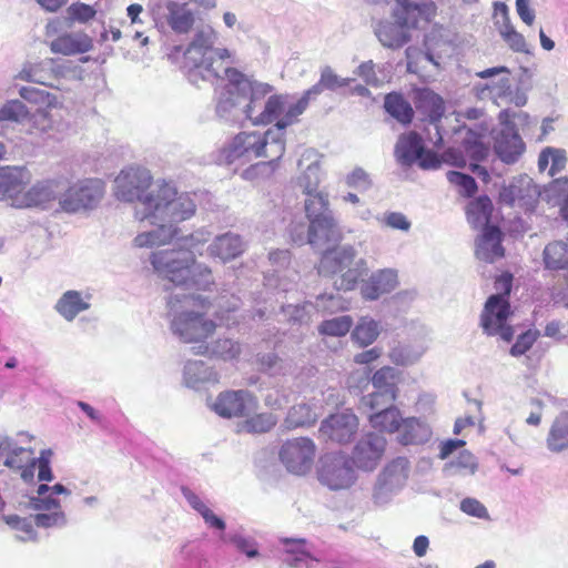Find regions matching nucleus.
Returning a JSON list of instances; mask_svg holds the SVG:
<instances>
[{
	"label": "nucleus",
	"mask_w": 568,
	"mask_h": 568,
	"mask_svg": "<svg viewBox=\"0 0 568 568\" xmlns=\"http://www.w3.org/2000/svg\"><path fill=\"white\" fill-rule=\"evenodd\" d=\"M537 339V333L532 332L530 329L526 331L525 333L520 334L515 344L510 348V354L513 356H520L525 354L527 351L531 348L534 343Z\"/></svg>",
	"instance_id": "603ef678"
},
{
	"label": "nucleus",
	"mask_w": 568,
	"mask_h": 568,
	"mask_svg": "<svg viewBox=\"0 0 568 568\" xmlns=\"http://www.w3.org/2000/svg\"><path fill=\"white\" fill-rule=\"evenodd\" d=\"M549 152H550V161H551L549 174L554 176L556 173H558L565 169L566 163H567V158H566L565 151H562V150L549 148Z\"/></svg>",
	"instance_id": "4d7b16f0"
},
{
	"label": "nucleus",
	"mask_w": 568,
	"mask_h": 568,
	"mask_svg": "<svg viewBox=\"0 0 568 568\" xmlns=\"http://www.w3.org/2000/svg\"><path fill=\"white\" fill-rule=\"evenodd\" d=\"M501 242L503 233L499 227L486 225L476 241V257L486 263H494L503 258L505 256V248Z\"/></svg>",
	"instance_id": "6ab92c4d"
},
{
	"label": "nucleus",
	"mask_w": 568,
	"mask_h": 568,
	"mask_svg": "<svg viewBox=\"0 0 568 568\" xmlns=\"http://www.w3.org/2000/svg\"><path fill=\"white\" fill-rule=\"evenodd\" d=\"M285 548L284 561L292 568H302L306 566L311 559L310 552L306 550V541L304 539H284Z\"/></svg>",
	"instance_id": "2f4dec72"
},
{
	"label": "nucleus",
	"mask_w": 568,
	"mask_h": 568,
	"mask_svg": "<svg viewBox=\"0 0 568 568\" xmlns=\"http://www.w3.org/2000/svg\"><path fill=\"white\" fill-rule=\"evenodd\" d=\"M378 334V325L375 321L362 318L354 328L352 337L359 346H367L377 338Z\"/></svg>",
	"instance_id": "e433bc0d"
},
{
	"label": "nucleus",
	"mask_w": 568,
	"mask_h": 568,
	"mask_svg": "<svg viewBox=\"0 0 568 568\" xmlns=\"http://www.w3.org/2000/svg\"><path fill=\"white\" fill-rule=\"evenodd\" d=\"M317 415L307 404L294 405L287 413L284 420L286 428L294 429L298 427L311 426L315 424Z\"/></svg>",
	"instance_id": "473e14b6"
},
{
	"label": "nucleus",
	"mask_w": 568,
	"mask_h": 568,
	"mask_svg": "<svg viewBox=\"0 0 568 568\" xmlns=\"http://www.w3.org/2000/svg\"><path fill=\"white\" fill-rule=\"evenodd\" d=\"M513 314L510 303L501 295H490L480 315V325L489 336H498L509 343L514 337V328L507 323Z\"/></svg>",
	"instance_id": "1a4fd4ad"
},
{
	"label": "nucleus",
	"mask_w": 568,
	"mask_h": 568,
	"mask_svg": "<svg viewBox=\"0 0 568 568\" xmlns=\"http://www.w3.org/2000/svg\"><path fill=\"white\" fill-rule=\"evenodd\" d=\"M547 447L552 453L568 449V413L559 414L552 422L547 439Z\"/></svg>",
	"instance_id": "a878e982"
},
{
	"label": "nucleus",
	"mask_w": 568,
	"mask_h": 568,
	"mask_svg": "<svg viewBox=\"0 0 568 568\" xmlns=\"http://www.w3.org/2000/svg\"><path fill=\"white\" fill-rule=\"evenodd\" d=\"M384 222L388 227L407 232L410 229V222L400 212H388L384 215Z\"/></svg>",
	"instance_id": "5fc2aeb1"
},
{
	"label": "nucleus",
	"mask_w": 568,
	"mask_h": 568,
	"mask_svg": "<svg viewBox=\"0 0 568 568\" xmlns=\"http://www.w3.org/2000/svg\"><path fill=\"white\" fill-rule=\"evenodd\" d=\"M516 10L520 19L527 23L531 24L535 19L534 10L529 7V0H516Z\"/></svg>",
	"instance_id": "680f3d73"
},
{
	"label": "nucleus",
	"mask_w": 568,
	"mask_h": 568,
	"mask_svg": "<svg viewBox=\"0 0 568 568\" xmlns=\"http://www.w3.org/2000/svg\"><path fill=\"white\" fill-rule=\"evenodd\" d=\"M305 212L310 220L308 242L317 244L321 239L329 241L337 234V225L333 216L325 214L328 206L326 194L307 191Z\"/></svg>",
	"instance_id": "6e6552de"
},
{
	"label": "nucleus",
	"mask_w": 568,
	"mask_h": 568,
	"mask_svg": "<svg viewBox=\"0 0 568 568\" xmlns=\"http://www.w3.org/2000/svg\"><path fill=\"white\" fill-rule=\"evenodd\" d=\"M31 182V173L24 166L0 168V201L12 200L21 204L24 191Z\"/></svg>",
	"instance_id": "dca6fc26"
},
{
	"label": "nucleus",
	"mask_w": 568,
	"mask_h": 568,
	"mask_svg": "<svg viewBox=\"0 0 568 568\" xmlns=\"http://www.w3.org/2000/svg\"><path fill=\"white\" fill-rule=\"evenodd\" d=\"M372 383L377 390H394V395L397 396L396 374L392 367L385 366L376 371Z\"/></svg>",
	"instance_id": "c03bdc74"
},
{
	"label": "nucleus",
	"mask_w": 568,
	"mask_h": 568,
	"mask_svg": "<svg viewBox=\"0 0 568 568\" xmlns=\"http://www.w3.org/2000/svg\"><path fill=\"white\" fill-rule=\"evenodd\" d=\"M367 419L372 428L378 433L394 434L400 429L403 416L400 410L393 404L381 412L368 414Z\"/></svg>",
	"instance_id": "393cba45"
},
{
	"label": "nucleus",
	"mask_w": 568,
	"mask_h": 568,
	"mask_svg": "<svg viewBox=\"0 0 568 568\" xmlns=\"http://www.w3.org/2000/svg\"><path fill=\"white\" fill-rule=\"evenodd\" d=\"M264 133L260 132H241L239 133L230 148L229 156L232 158H261L260 150L265 146L263 141Z\"/></svg>",
	"instance_id": "5701e85b"
},
{
	"label": "nucleus",
	"mask_w": 568,
	"mask_h": 568,
	"mask_svg": "<svg viewBox=\"0 0 568 568\" xmlns=\"http://www.w3.org/2000/svg\"><path fill=\"white\" fill-rule=\"evenodd\" d=\"M0 456L3 459L4 466L20 473L24 481H31L34 477L37 458L33 450L23 447L11 445L1 446Z\"/></svg>",
	"instance_id": "a211bd4d"
},
{
	"label": "nucleus",
	"mask_w": 568,
	"mask_h": 568,
	"mask_svg": "<svg viewBox=\"0 0 568 568\" xmlns=\"http://www.w3.org/2000/svg\"><path fill=\"white\" fill-rule=\"evenodd\" d=\"M357 75L361 77L367 84H378V79L375 73V65L372 61L363 62L357 68Z\"/></svg>",
	"instance_id": "13d9d810"
},
{
	"label": "nucleus",
	"mask_w": 568,
	"mask_h": 568,
	"mask_svg": "<svg viewBox=\"0 0 568 568\" xmlns=\"http://www.w3.org/2000/svg\"><path fill=\"white\" fill-rule=\"evenodd\" d=\"M0 120L16 122L28 121L34 123V119L29 114L26 105L19 100H11L1 108ZM33 128H36V124H33Z\"/></svg>",
	"instance_id": "c9c22d12"
},
{
	"label": "nucleus",
	"mask_w": 568,
	"mask_h": 568,
	"mask_svg": "<svg viewBox=\"0 0 568 568\" xmlns=\"http://www.w3.org/2000/svg\"><path fill=\"white\" fill-rule=\"evenodd\" d=\"M256 405L255 397L246 390H225L216 397L213 409L221 417H243Z\"/></svg>",
	"instance_id": "2eb2a0df"
},
{
	"label": "nucleus",
	"mask_w": 568,
	"mask_h": 568,
	"mask_svg": "<svg viewBox=\"0 0 568 568\" xmlns=\"http://www.w3.org/2000/svg\"><path fill=\"white\" fill-rule=\"evenodd\" d=\"M417 109L420 110L432 123L438 122L444 112V100L433 92H424L419 97Z\"/></svg>",
	"instance_id": "72a5a7b5"
},
{
	"label": "nucleus",
	"mask_w": 568,
	"mask_h": 568,
	"mask_svg": "<svg viewBox=\"0 0 568 568\" xmlns=\"http://www.w3.org/2000/svg\"><path fill=\"white\" fill-rule=\"evenodd\" d=\"M245 251V243L240 235L225 233L219 235L209 245L207 252L212 258H217L223 263L235 260Z\"/></svg>",
	"instance_id": "412c9836"
},
{
	"label": "nucleus",
	"mask_w": 568,
	"mask_h": 568,
	"mask_svg": "<svg viewBox=\"0 0 568 568\" xmlns=\"http://www.w3.org/2000/svg\"><path fill=\"white\" fill-rule=\"evenodd\" d=\"M263 141L265 146L260 150L261 158H265L270 163L280 160L285 153V141L282 138H274L271 131L264 133Z\"/></svg>",
	"instance_id": "a19ab883"
},
{
	"label": "nucleus",
	"mask_w": 568,
	"mask_h": 568,
	"mask_svg": "<svg viewBox=\"0 0 568 568\" xmlns=\"http://www.w3.org/2000/svg\"><path fill=\"white\" fill-rule=\"evenodd\" d=\"M166 9L168 21L173 31L187 33L194 23V16L187 6L170 1L166 4Z\"/></svg>",
	"instance_id": "bb28decb"
},
{
	"label": "nucleus",
	"mask_w": 568,
	"mask_h": 568,
	"mask_svg": "<svg viewBox=\"0 0 568 568\" xmlns=\"http://www.w3.org/2000/svg\"><path fill=\"white\" fill-rule=\"evenodd\" d=\"M194 248L191 236L179 247L153 252L151 264L161 277L175 285L205 291L214 283L212 271L205 264L196 262Z\"/></svg>",
	"instance_id": "7ed1b4c3"
},
{
	"label": "nucleus",
	"mask_w": 568,
	"mask_h": 568,
	"mask_svg": "<svg viewBox=\"0 0 568 568\" xmlns=\"http://www.w3.org/2000/svg\"><path fill=\"white\" fill-rule=\"evenodd\" d=\"M384 108L387 113L403 124H408L413 121L414 110L400 93H388L385 97Z\"/></svg>",
	"instance_id": "c85d7f7f"
},
{
	"label": "nucleus",
	"mask_w": 568,
	"mask_h": 568,
	"mask_svg": "<svg viewBox=\"0 0 568 568\" xmlns=\"http://www.w3.org/2000/svg\"><path fill=\"white\" fill-rule=\"evenodd\" d=\"M232 57L225 48H214L210 43V38H195L184 52V65L187 68V75L191 82L197 83L202 80H217L220 72L225 73V84L220 97L219 108L226 111L231 106L245 104V114L256 123L276 122L280 130L292 125L297 121L301 114H296L292 120L291 110L297 104V101L290 103L287 97L281 94L271 95L265 102L262 112L256 113V99L253 98L252 83L239 70L226 67V61Z\"/></svg>",
	"instance_id": "f03ea898"
},
{
	"label": "nucleus",
	"mask_w": 568,
	"mask_h": 568,
	"mask_svg": "<svg viewBox=\"0 0 568 568\" xmlns=\"http://www.w3.org/2000/svg\"><path fill=\"white\" fill-rule=\"evenodd\" d=\"M442 159L445 163H448L457 168H464L466 165V159L463 152L458 149L450 148L446 150L443 153Z\"/></svg>",
	"instance_id": "052dcab7"
},
{
	"label": "nucleus",
	"mask_w": 568,
	"mask_h": 568,
	"mask_svg": "<svg viewBox=\"0 0 568 568\" xmlns=\"http://www.w3.org/2000/svg\"><path fill=\"white\" fill-rule=\"evenodd\" d=\"M345 183L348 187L358 192L367 191L373 184L369 174L362 168H355L349 174H347Z\"/></svg>",
	"instance_id": "49530a36"
},
{
	"label": "nucleus",
	"mask_w": 568,
	"mask_h": 568,
	"mask_svg": "<svg viewBox=\"0 0 568 568\" xmlns=\"http://www.w3.org/2000/svg\"><path fill=\"white\" fill-rule=\"evenodd\" d=\"M241 353L240 344L232 339H217L212 349V354L223 358L233 359L236 358Z\"/></svg>",
	"instance_id": "de8ad7c7"
},
{
	"label": "nucleus",
	"mask_w": 568,
	"mask_h": 568,
	"mask_svg": "<svg viewBox=\"0 0 568 568\" xmlns=\"http://www.w3.org/2000/svg\"><path fill=\"white\" fill-rule=\"evenodd\" d=\"M60 183L57 181L39 182L24 191L21 204L44 206L59 197L58 193L60 194Z\"/></svg>",
	"instance_id": "b1692460"
},
{
	"label": "nucleus",
	"mask_w": 568,
	"mask_h": 568,
	"mask_svg": "<svg viewBox=\"0 0 568 568\" xmlns=\"http://www.w3.org/2000/svg\"><path fill=\"white\" fill-rule=\"evenodd\" d=\"M51 490V487H49L45 484H41L38 487V497L32 499V504L34 509L38 510H57L60 509V503L51 497H45V494Z\"/></svg>",
	"instance_id": "8fccbe9b"
},
{
	"label": "nucleus",
	"mask_w": 568,
	"mask_h": 568,
	"mask_svg": "<svg viewBox=\"0 0 568 568\" xmlns=\"http://www.w3.org/2000/svg\"><path fill=\"white\" fill-rule=\"evenodd\" d=\"M417 160L423 169H437L440 165V160L437 158L436 153L426 151L424 148L423 154H420Z\"/></svg>",
	"instance_id": "0e129e2a"
},
{
	"label": "nucleus",
	"mask_w": 568,
	"mask_h": 568,
	"mask_svg": "<svg viewBox=\"0 0 568 568\" xmlns=\"http://www.w3.org/2000/svg\"><path fill=\"white\" fill-rule=\"evenodd\" d=\"M513 280L514 276L509 272H504L497 276L494 282V287L497 291L495 295H501L504 298L509 301V295L513 288Z\"/></svg>",
	"instance_id": "6e6d98bb"
},
{
	"label": "nucleus",
	"mask_w": 568,
	"mask_h": 568,
	"mask_svg": "<svg viewBox=\"0 0 568 568\" xmlns=\"http://www.w3.org/2000/svg\"><path fill=\"white\" fill-rule=\"evenodd\" d=\"M352 325V317L344 315L322 322L318 326V332L322 335L341 337L345 336L349 332Z\"/></svg>",
	"instance_id": "58836bf2"
},
{
	"label": "nucleus",
	"mask_w": 568,
	"mask_h": 568,
	"mask_svg": "<svg viewBox=\"0 0 568 568\" xmlns=\"http://www.w3.org/2000/svg\"><path fill=\"white\" fill-rule=\"evenodd\" d=\"M355 256V250L351 246L326 251L318 263V273L334 278L333 285L337 291H351L361 275L354 266Z\"/></svg>",
	"instance_id": "39448f33"
},
{
	"label": "nucleus",
	"mask_w": 568,
	"mask_h": 568,
	"mask_svg": "<svg viewBox=\"0 0 568 568\" xmlns=\"http://www.w3.org/2000/svg\"><path fill=\"white\" fill-rule=\"evenodd\" d=\"M169 304L175 312L171 324L172 331L183 342H203L215 333L217 325L207 316L211 308L207 298L184 295L182 298H171Z\"/></svg>",
	"instance_id": "20e7f679"
},
{
	"label": "nucleus",
	"mask_w": 568,
	"mask_h": 568,
	"mask_svg": "<svg viewBox=\"0 0 568 568\" xmlns=\"http://www.w3.org/2000/svg\"><path fill=\"white\" fill-rule=\"evenodd\" d=\"M397 440L404 446L423 445L432 437V429L427 423L416 417L403 418Z\"/></svg>",
	"instance_id": "4be33fe9"
},
{
	"label": "nucleus",
	"mask_w": 568,
	"mask_h": 568,
	"mask_svg": "<svg viewBox=\"0 0 568 568\" xmlns=\"http://www.w3.org/2000/svg\"><path fill=\"white\" fill-rule=\"evenodd\" d=\"M83 42H78L77 38H54L51 42V49L64 55L84 52L91 47V38H83Z\"/></svg>",
	"instance_id": "4c0bfd02"
},
{
	"label": "nucleus",
	"mask_w": 568,
	"mask_h": 568,
	"mask_svg": "<svg viewBox=\"0 0 568 568\" xmlns=\"http://www.w3.org/2000/svg\"><path fill=\"white\" fill-rule=\"evenodd\" d=\"M423 140L416 132H409L399 138L396 153L403 163H413L423 154Z\"/></svg>",
	"instance_id": "cd10ccee"
},
{
	"label": "nucleus",
	"mask_w": 568,
	"mask_h": 568,
	"mask_svg": "<svg viewBox=\"0 0 568 568\" xmlns=\"http://www.w3.org/2000/svg\"><path fill=\"white\" fill-rule=\"evenodd\" d=\"M387 446L385 437L367 433L355 445L352 453L353 464L364 470H373L381 463Z\"/></svg>",
	"instance_id": "4468645a"
},
{
	"label": "nucleus",
	"mask_w": 568,
	"mask_h": 568,
	"mask_svg": "<svg viewBox=\"0 0 568 568\" xmlns=\"http://www.w3.org/2000/svg\"><path fill=\"white\" fill-rule=\"evenodd\" d=\"M57 510H51V514H38L34 516V525L39 527H51L60 520V514Z\"/></svg>",
	"instance_id": "e2e57ef3"
},
{
	"label": "nucleus",
	"mask_w": 568,
	"mask_h": 568,
	"mask_svg": "<svg viewBox=\"0 0 568 568\" xmlns=\"http://www.w3.org/2000/svg\"><path fill=\"white\" fill-rule=\"evenodd\" d=\"M498 120L503 129L495 141V151L503 162L515 163L526 148L517 132L515 121L518 120L521 124H527L529 115L523 111L503 110L499 112Z\"/></svg>",
	"instance_id": "0eeeda50"
},
{
	"label": "nucleus",
	"mask_w": 568,
	"mask_h": 568,
	"mask_svg": "<svg viewBox=\"0 0 568 568\" xmlns=\"http://www.w3.org/2000/svg\"><path fill=\"white\" fill-rule=\"evenodd\" d=\"M500 197L507 204L515 205L516 201L521 197V189L516 184H510L508 187L504 189L500 193Z\"/></svg>",
	"instance_id": "774afa93"
},
{
	"label": "nucleus",
	"mask_w": 568,
	"mask_h": 568,
	"mask_svg": "<svg viewBox=\"0 0 568 568\" xmlns=\"http://www.w3.org/2000/svg\"><path fill=\"white\" fill-rule=\"evenodd\" d=\"M4 521L17 531L21 532L22 540H33L36 530L33 528L34 518L20 517L18 515H9L4 517Z\"/></svg>",
	"instance_id": "a18cd8bd"
},
{
	"label": "nucleus",
	"mask_w": 568,
	"mask_h": 568,
	"mask_svg": "<svg viewBox=\"0 0 568 568\" xmlns=\"http://www.w3.org/2000/svg\"><path fill=\"white\" fill-rule=\"evenodd\" d=\"M105 194V183L100 179H82L70 184L58 197L59 209L78 213L95 209Z\"/></svg>",
	"instance_id": "423d86ee"
},
{
	"label": "nucleus",
	"mask_w": 568,
	"mask_h": 568,
	"mask_svg": "<svg viewBox=\"0 0 568 568\" xmlns=\"http://www.w3.org/2000/svg\"><path fill=\"white\" fill-rule=\"evenodd\" d=\"M436 12L437 7L432 0H396L393 18L395 24L402 29L424 30Z\"/></svg>",
	"instance_id": "9d476101"
},
{
	"label": "nucleus",
	"mask_w": 568,
	"mask_h": 568,
	"mask_svg": "<svg viewBox=\"0 0 568 568\" xmlns=\"http://www.w3.org/2000/svg\"><path fill=\"white\" fill-rule=\"evenodd\" d=\"M67 12L69 19L81 23H85L89 20L93 19L97 13L93 7L82 2L72 3L67 9Z\"/></svg>",
	"instance_id": "09e8293b"
},
{
	"label": "nucleus",
	"mask_w": 568,
	"mask_h": 568,
	"mask_svg": "<svg viewBox=\"0 0 568 568\" xmlns=\"http://www.w3.org/2000/svg\"><path fill=\"white\" fill-rule=\"evenodd\" d=\"M529 405L532 409L526 418V423L530 426H539L542 417L544 403L538 398H532Z\"/></svg>",
	"instance_id": "bf43d9fd"
},
{
	"label": "nucleus",
	"mask_w": 568,
	"mask_h": 568,
	"mask_svg": "<svg viewBox=\"0 0 568 568\" xmlns=\"http://www.w3.org/2000/svg\"><path fill=\"white\" fill-rule=\"evenodd\" d=\"M348 84L349 79L339 78L329 67L324 68L321 72L320 81L306 90L297 100V104L290 111V119L292 120L296 114H302L308 106L311 98L322 93L324 89L334 91Z\"/></svg>",
	"instance_id": "aec40b11"
},
{
	"label": "nucleus",
	"mask_w": 568,
	"mask_h": 568,
	"mask_svg": "<svg viewBox=\"0 0 568 568\" xmlns=\"http://www.w3.org/2000/svg\"><path fill=\"white\" fill-rule=\"evenodd\" d=\"M234 544L241 552L245 554L250 558H254L258 555L255 544L248 539L239 537L234 539Z\"/></svg>",
	"instance_id": "69168bd1"
},
{
	"label": "nucleus",
	"mask_w": 568,
	"mask_h": 568,
	"mask_svg": "<svg viewBox=\"0 0 568 568\" xmlns=\"http://www.w3.org/2000/svg\"><path fill=\"white\" fill-rule=\"evenodd\" d=\"M447 180L450 184L458 187V193L464 197H471L476 194L478 186L475 179L468 174L450 171L447 173Z\"/></svg>",
	"instance_id": "79ce46f5"
},
{
	"label": "nucleus",
	"mask_w": 568,
	"mask_h": 568,
	"mask_svg": "<svg viewBox=\"0 0 568 568\" xmlns=\"http://www.w3.org/2000/svg\"><path fill=\"white\" fill-rule=\"evenodd\" d=\"M494 20L498 27L499 36H520L509 20V9L505 2L497 1L494 3Z\"/></svg>",
	"instance_id": "37998d69"
},
{
	"label": "nucleus",
	"mask_w": 568,
	"mask_h": 568,
	"mask_svg": "<svg viewBox=\"0 0 568 568\" xmlns=\"http://www.w3.org/2000/svg\"><path fill=\"white\" fill-rule=\"evenodd\" d=\"M460 509L463 513L477 517V518H488V511L486 507L475 498H465L460 501Z\"/></svg>",
	"instance_id": "864d4df0"
},
{
	"label": "nucleus",
	"mask_w": 568,
	"mask_h": 568,
	"mask_svg": "<svg viewBox=\"0 0 568 568\" xmlns=\"http://www.w3.org/2000/svg\"><path fill=\"white\" fill-rule=\"evenodd\" d=\"M493 212L491 200L481 195L470 201L466 207L467 220L474 226L487 224Z\"/></svg>",
	"instance_id": "7c9ffc66"
},
{
	"label": "nucleus",
	"mask_w": 568,
	"mask_h": 568,
	"mask_svg": "<svg viewBox=\"0 0 568 568\" xmlns=\"http://www.w3.org/2000/svg\"><path fill=\"white\" fill-rule=\"evenodd\" d=\"M114 193L119 200L135 202L134 216L138 221H149L158 229L135 236L136 247L164 245L172 241L176 230L173 224L192 217L196 211L193 199L187 193H179L168 182L153 185L149 170L130 166L115 178Z\"/></svg>",
	"instance_id": "f257e3e1"
},
{
	"label": "nucleus",
	"mask_w": 568,
	"mask_h": 568,
	"mask_svg": "<svg viewBox=\"0 0 568 568\" xmlns=\"http://www.w3.org/2000/svg\"><path fill=\"white\" fill-rule=\"evenodd\" d=\"M22 99L37 106L32 114L36 129L47 131L52 126L51 120L48 118V109L57 108L60 103L55 95L43 89L36 87H23L19 91Z\"/></svg>",
	"instance_id": "f3484780"
},
{
	"label": "nucleus",
	"mask_w": 568,
	"mask_h": 568,
	"mask_svg": "<svg viewBox=\"0 0 568 568\" xmlns=\"http://www.w3.org/2000/svg\"><path fill=\"white\" fill-rule=\"evenodd\" d=\"M394 395V390H375L372 394L362 397V405L368 412V414H374V412H381L394 404L396 400Z\"/></svg>",
	"instance_id": "f704fd0d"
},
{
	"label": "nucleus",
	"mask_w": 568,
	"mask_h": 568,
	"mask_svg": "<svg viewBox=\"0 0 568 568\" xmlns=\"http://www.w3.org/2000/svg\"><path fill=\"white\" fill-rule=\"evenodd\" d=\"M276 424V418L272 414L262 413L246 418L242 424V429L247 433L262 434L271 430Z\"/></svg>",
	"instance_id": "ea45409f"
},
{
	"label": "nucleus",
	"mask_w": 568,
	"mask_h": 568,
	"mask_svg": "<svg viewBox=\"0 0 568 568\" xmlns=\"http://www.w3.org/2000/svg\"><path fill=\"white\" fill-rule=\"evenodd\" d=\"M316 446L306 437H297L286 440L278 453L280 460L287 471L294 475L307 474L314 464Z\"/></svg>",
	"instance_id": "9b49d317"
},
{
	"label": "nucleus",
	"mask_w": 568,
	"mask_h": 568,
	"mask_svg": "<svg viewBox=\"0 0 568 568\" xmlns=\"http://www.w3.org/2000/svg\"><path fill=\"white\" fill-rule=\"evenodd\" d=\"M383 294L389 293L397 286V275L394 271L384 270L372 276Z\"/></svg>",
	"instance_id": "3c124183"
},
{
	"label": "nucleus",
	"mask_w": 568,
	"mask_h": 568,
	"mask_svg": "<svg viewBox=\"0 0 568 568\" xmlns=\"http://www.w3.org/2000/svg\"><path fill=\"white\" fill-rule=\"evenodd\" d=\"M318 480L329 489L339 490L349 488L355 481L353 469L343 456H325L321 460Z\"/></svg>",
	"instance_id": "f8f14e48"
},
{
	"label": "nucleus",
	"mask_w": 568,
	"mask_h": 568,
	"mask_svg": "<svg viewBox=\"0 0 568 568\" xmlns=\"http://www.w3.org/2000/svg\"><path fill=\"white\" fill-rule=\"evenodd\" d=\"M205 524L214 529L223 531L225 529V523L222 518L217 517L209 507L201 514Z\"/></svg>",
	"instance_id": "338daca9"
},
{
	"label": "nucleus",
	"mask_w": 568,
	"mask_h": 568,
	"mask_svg": "<svg viewBox=\"0 0 568 568\" xmlns=\"http://www.w3.org/2000/svg\"><path fill=\"white\" fill-rule=\"evenodd\" d=\"M358 427L357 416L351 409H346L325 418L321 424L320 432L332 442L348 444L356 436Z\"/></svg>",
	"instance_id": "ddd939ff"
},
{
	"label": "nucleus",
	"mask_w": 568,
	"mask_h": 568,
	"mask_svg": "<svg viewBox=\"0 0 568 568\" xmlns=\"http://www.w3.org/2000/svg\"><path fill=\"white\" fill-rule=\"evenodd\" d=\"M89 308L81 294L77 291L65 292L57 302L55 310L67 321H72L79 313Z\"/></svg>",
	"instance_id": "c756f323"
}]
</instances>
